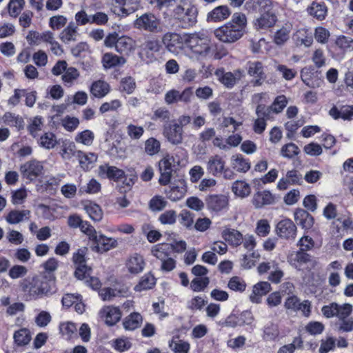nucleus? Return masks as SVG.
Instances as JSON below:
<instances>
[{
  "label": "nucleus",
  "instance_id": "obj_1",
  "mask_svg": "<svg viewBox=\"0 0 353 353\" xmlns=\"http://www.w3.org/2000/svg\"><path fill=\"white\" fill-rule=\"evenodd\" d=\"M246 25L245 15L241 12H235L228 22L214 30V34L221 42L234 43L243 36Z\"/></svg>",
  "mask_w": 353,
  "mask_h": 353
},
{
  "label": "nucleus",
  "instance_id": "obj_2",
  "mask_svg": "<svg viewBox=\"0 0 353 353\" xmlns=\"http://www.w3.org/2000/svg\"><path fill=\"white\" fill-rule=\"evenodd\" d=\"M185 47L191 59H203L211 50V40L203 32L185 34Z\"/></svg>",
  "mask_w": 353,
  "mask_h": 353
},
{
  "label": "nucleus",
  "instance_id": "obj_3",
  "mask_svg": "<svg viewBox=\"0 0 353 353\" xmlns=\"http://www.w3.org/2000/svg\"><path fill=\"white\" fill-rule=\"evenodd\" d=\"M172 15L183 28H189L196 23L198 10L190 0H185L172 9Z\"/></svg>",
  "mask_w": 353,
  "mask_h": 353
},
{
  "label": "nucleus",
  "instance_id": "obj_4",
  "mask_svg": "<svg viewBox=\"0 0 353 353\" xmlns=\"http://www.w3.org/2000/svg\"><path fill=\"white\" fill-rule=\"evenodd\" d=\"M259 6L260 15L254 23L256 30H267L275 25L277 17L272 12L273 2L271 0H256Z\"/></svg>",
  "mask_w": 353,
  "mask_h": 353
},
{
  "label": "nucleus",
  "instance_id": "obj_5",
  "mask_svg": "<svg viewBox=\"0 0 353 353\" xmlns=\"http://www.w3.org/2000/svg\"><path fill=\"white\" fill-rule=\"evenodd\" d=\"M54 281L48 280L44 276L34 277L30 283L29 289L26 290L33 298L48 296L53 292Z\"/></svg>",
  "mask_w": 353,
  "mask_h": 353
},
{
  "label": "nucleus",
  "instance_id": "obj_6",
  "mask_svg": "<svg viewBox=\"0 0 353 353\" xmlns=\"http://www.w3.org/2000/svg\"><path fill=\"white\" fill-rule=\"evenodd\" d=\"M134 27L141 31L150 33L161 32V20L154 14L147 12L138 17L134 21Z\"/></svg>",
  "mask_w": 353,
  "mask_h": 353
},
{
  "label": "nucleus",
  "instance_id": "obj_7",
  "mask_svg": "<svg viewBox=\"0 0 353 353\" xmlns=\"http://www.w3.org/2000/svg\"><path fill=\"white\" fill-rule=\"evenodd\" d=\"M91 250L97 253L103 254L117 247V240L108 237L101 232H97L90 240Z\"/></svg>",
  "mask_w": 353,
  "mask_h": 353
},
{
  "label": "nucleus",
  "instance_id": "obj_8",
  "mask_svg": "<svg viewBox=\"0 0 353 353\" xmlns=\"http://www.w3.org/2000/svg\"><path fill=\"white\" fill-rule=\"evenodd\" d=\"M206 169L208 172L214 176L223 174L225 179H232L233 178L232 174L225 168V160L219 154L209 157L206 163Z\"/></svg>",
  "mask_w": 353,
  "mask_h": 353
},
{
  "label": "nucleus",
  "instance_id": "obj_9",
  "mask_svg": "<svg viewBox=\"0 0 353 353\" xmlns=\"http://www.w3.org/2000/svg\"><path fill=\"white\" fill-rule=\"evenodd\" d=\"M297 228L292 221L285 219L280 221L276 225L275 232L281 239L294 241L296 236Z\"/></svg>",
  "mask_w": 353,
  "mask_h": 353
},
{
  "label": "nucleus",
  "instance_id": "obj_10",
  "mask_svg": "<svg viewBox=\"0 0 353 353\" xmlns=\"http://www.w3.org/2000/svg\"><path fill=\"white\" fill-rule=\"evenodd\" d=\"M193 92L191 88L184 89L181 92L177 90L172 89L168 91L164 97L166 104L172 105L179 101L188 103L191 101Z\"/></svg>",
  "mask_w": 353,
  "mask_h": 353
},
{
  "label": "nucleus",
  "instance_id": "obj_11",
  "mask_svg": "<svg viewBox=\"0 0 353 353\" xmlns=\"http://www.w3.org/2000/svg\"><path fill=\"white\" fill-rule=\"evenodd\" d=\"M42 162L31 160L21 166V172L23 177L32 181L43 174Z\"/></svg>",
  "mask_w": 353,
  "mask_h": 353
},
{
  "label": "nucleus",
  "instance_id": "obj_12",
  "mask_svg": "<svg viewBox=\"0 0 353 353\" xmlns=\"http://www.w3.org/2000/svg\"><path fill=\"white\" fill-rule=\"evenodd\" d=\"M162 41L170 52L178 53L182 46H185V34L181 36L176 33L168 32L163 37Z\"/></svg>",
  "mask_w": 353,
  "mask_h": 353
},
{
  "label": "nucleus",
  "instance_id": "obj_13",
  "mask_svg": "<svg viewBox=\"0 0 353 353\" xmlns=\"http://www.w3.org/2000/svg\"><path fill=\"white\" fill-rule=\"evenodd\" d=\"M183 129L174 123L163 127V135L169 143L173 145H179L183 142Z\"/></svg>",
  "mask_w": 353,
  "mask_h": 353
},
{
  "label": "nucleus",
  "instance_id": "obj_14",
  "mask_svg": "<svg viewBox=\"0 0 353 353\" xmlns=\"http://www.w3.org/2000/svg\"><path fill=\"white\" fill-rule=\"evenodd\" d=\"M256 114L257 118L254 121L253 130L256 133L261 134L265 130L266 121L270 117V109L264 105H258Z\"/></svg>",
  "mask_w": 353,
  "mask_h": 353
},
{
  "label": "nucleus",
  "instance_id": "obj_15",
  "mask_svg": "<svg viewBox=\"0 0 353 353\" xmlns=\"http://www.w3.org/2000/svg\"><path fill=\"white\" fill-rule=\"evenodd\" d=\"M277 27L278 29L274 34V42L278 46H282L289 40L293 24L291 21H286Z\"/></svg>",
  "mask_w": 353,
  "mask_h": 353
},
{
  "label": "nucleus",
  "instance_id": "obj_16",
  "mask_svg": "<svg viewBox=\"0 0 353 353\" xmlns=\"http://www.w3.org/2000/svg\"><path fill=\"white\" fill-rule=\"evenodd\" d=\"M73 262L76 266L75 276L80 280L86 279L90 269L85 265V254L83 250H78L73 254Z\"/></svg>",
  "mask_w": 353,
  "mask_h": 353
},
{
  "label": "nucleus",
  "instance_id": "obj_17",
  "mask_svg": "<svg viewBox=\"0 0 353 353\" xmlns=\"http://www.w3.org/2000/svg\"><path fill=\"white\" fill-rule=\"evenodd\" d=\"M271 290V285L268 281H260L252 287L249 299L252 303L259 304L261 299Z\"/></svg>",
  "mask_w": 353,
  "mask_h": 353
},
{
  "label": "nucleus",
  "instance_id": "obj_18",
  "mask_svg": "<svg viewBox=\"0 0 353 353\" xmlns=\"http://www.w3.org/2000/svg\"><path fill=\"white\" fill-rule=\"evenodd\" d=\"M125 265L129 273L132 274H137L143 272L145 263L141 255L134 253L129 256L126 259Z\"/></svg>",
  "mask_w": 353,
  "mask_h": 353
},
{
  "label": "nucleus",
  "instance_id": "obj_19",
  "mask_svg": "<svg viewBox=\"0 0 353 353\" xmlns=\"http://www.w3.org/2000/svg\"><path fill=\"white\" fill-rule=\"evenodd\" d=\"M100 315L105 323L110 326L115 325L121 318L120 310L114 306L104 307L100 311Z\"/></svg>",
  "mask_w": 353,
  "mask_h": 353
},
{
  "label": "nucleus",
  "instance_id": "obj_20",
  "mask_svg": "<svg viewBox=\"0 0 353 353\" xmlns=\"http://www.w3.org/2000/svg\"><path fill=\"white\" fill-rule=\"evenodd\" d=\"M310 260V256L303 251L292 252L288 257V261L293 268L301 270L303 265Z\"/></svg>",
  "mask_w": 353,
  "mask_h": 353
},
{
  "label": "nucleus",
  "instance_id": "obj_21",
  "mask_svg": "<svg viewBox=\"0 0 353 353\" xmlns=\"http://www.w3.org/2000/svg\"><path fill=\"white\" fill-rule=\"evenodd\" d=\"M124 171L115 166H109L107 165H100L99 168V176L107 177L110 179L118 181L124 176Z\"/></svg>",
  "mask_w": 353,
  "mask_h": 353
},
{
  "label": "nucleus",
  "instance_id": "obj_22",
  "mask_svg": "<svg viewBox=\"0 0 353 353\" xmlns=\"http://www.w3.org/2000/svg\"><path fill=\"white\" fill-rule=\"evenodd\" d=\"M222 238L232 247H238L242 244L243 234L237 230L225 228L221 232Z\"/></svg>",
  "mask_w": 353,
  "mask_h": 353
},
{
  "label": "nucleus",
  "instance_id": "obj_23",
  "mask_svg": "<svg viewBox=\"0 0 353 353\" xmlns=\"http://www.w3.org/2000/svg\"><path fill=\"white\" fill-rule=\"evenodd\" d=\"M294 220L298 225L305 230L311 229L314 225L313 216L303 209L296 210Z\"/></svg>",
  "mask_w": 353,
  "mask_h": 353
},
{
  "label": "nucleus",
  "instance_id": "obj_24",
  "mask_svg": "<svg viewBox=\"0 0 353 353\" xmlns=\"http://www.w3.org/2000/svg\"><path fill=\"white\" fill-rule=\"evenodd\" d=\"M52 34L53 33L50 30H46L43 32L31 30L28 32L26 39L30 45L39 46L41 43H48Z\"/></svg>",
  "mask_w": 353,
  "mask_h": 353
},
{
  "label": "nucleus",
  "instance_id": "obj_25",
  "mask_svg": "<svg viewBox=\"0 0 353 353\" xmlns=\"http://www.w3.org/2000/svg\"><path fill=\"white\" fill-rule=\"evenodd\" d=\"M231 14V11L227 6H219L214 8L207 15L208 21L220 22L227 19Z\"/></svg>",
  "mask_w": 353,
  "mask_h": 353
},
{
  "label": "nucleus",
  "instance_id": "obj_26",
  "mask_svg": "<svg viewBox=\"0 0 353 353\" xmlns=\"http://www.w3.org/2000/svg\"><path fill=\"white\" fill-rule=\"evenodd\" d=\"M329 114L334 119L351 120L353 117V105L334 106L330 110Z\"/></svg>",
  "mask_w": 353,
  "mask_h": 353
},
{
  "label": "nucleus",
  "instance_id": "obj_27",
  "mask_svg": "<svg viewBox=\"0 0 353 353\" xmlns=\"http://www.w3.org/2000/svg\"><path fill=\"white\" fill-rule=\"evenodd\" d=\"M274 202V196L268 190L256 192L252 199V203L256 208H261L264 205L272 204Z\"/></svg>",
  "mask_w": 353,
  "mask_h": 353
},
{
  "label": "nucleus",
  "instance_id": "obj_28",
  "mask_svg": "<svg viewBox=\"0 0 353 353\" xmlns=\"http://www.w3.org/2000/svg\"><path fill=\"white\" fill-rule=\"evenodd\" d=\"M248 74L255 79L254 81V85H260L262 81L265 79L263 65L259 61L250 62L248 63Z\"/></svg>",
  "mask_w": 353,
  "mask_h": 353
},
{
  "label": "nucleus",
  "instance_id": "obj_29",
  "mask_svg": "<svg viewBox=\"0 0 353 353\" xmlns=\"http://www.w3.org/2000/svg\"><path fill=\"white\" fill-rule=\"evenodd\" d=\"M230 165L233 170L238 172L245 173L250 169V163L242 154H236L230 158Z\"/></svg>",
  "mask_w": 353,
  "mask_h": 353
},
{
  "label": "nucleus",
  "instance_id": "obj_30",
  "mask_svg": "<svg viewBox=\"0 0 353 353\" xmlns=\"http://www.w3.org/2000/svg\"><path fill=\"white\" fill-rule=\"evenodd\" d=\"M186 192V186L183 181H179L172 184L170 190L166 191L167 196L172 201H177L184 197Z\"/></svg>",
  "mask_w": 353,
  "mask_h": 353
},
{
  "label": "nucleus",
  "instance_id": "obj_31",
  "mask_svg": "<svg viewBox=\"0 0 353 353\" xmlns=\"http://www.w3.org/2000/svg\"><path fill=\"white\" fill-rule=\"evenodd\" d=\"M30 211L28 210H13L6 216V221L10 224H17L29 219Z\"/></svg>",
  "mask_w": 353,
  "mask_h": 353
},
{
  "label": "nucleus",
  "instance_id": "obj_32",
  "mask_svg": "<svg viewBox=\"0 0 353 353\" xmlns=\"http://www.w3.org/2000/svg\"><path fill=\"white\" fill-rule=\"evenodd\" d=\"M141 0H115L119 6L122 16H127L135 12L139 7Z\"/></svg>",
  "mask_w": 353,
  "mask_h": 353
},
{
  "label": "nucleus",
  "instance_id": "obj_33",
  "mask_svg": "<svg viewBox=\"0 0 353 353\" xmlns=\"http://www.w3.org/2000/svg\"><path fill=\"white\" fill-rule=\"evenodd\" d=\"M307 12L318 20H323L327 14V8L323 2L314 1L307 8Z\"/></svg>",
  "mask_w": 353,
  "mask_h": 353
},
{
  "label": "nucleus",
  "instance_id": "obj_34",
  "mask_svg": "<svg viewBox=\"0 0 353 353\" xmlns=\"http://www.w3.org/2000/svg\"><path fill=\"white\" fill-rule=\"evenodd\" d=\"M77 26L74 23L70 22L61 32L59 37L64 43L68 44L77 41Z\"/></svg>",
  "mask_w": 353,
  "mask_h": 353
},
{
  "label": "nucleus",
  "instance_id": "obj_35",
  "mask_svg": "<svg viewBox=\"0 0 353 353\" xmlns=\"http://www.w3.org/2000/svg\"><path fill=\"white\" fill-rule=\"evenodd\" d=\"M110 90L109 84L101 80H98L92 83L90 87L91 94L97 98H103L106 96Z\"/></svg>",
  "mask_w": 353,
  "mask_h": 353
},
{
  "label": "nucleus",
  "instance_id": "obj_36",
  "mask_svg": "<svg viewBox=\"0 0 353 353\" xmlns=\"http://www.w3.org/2000/svg\"><path fill=\"white\" fill-rule=\"evenodd\" d=\"M83 206L84 210L92 220L99 221L102 219L103 212L99 205L87 201L83 203Z\"/></svg>",
  "mask_w": 353,
  "mask_h": 353
},
{
  "label": "nucleus",
  "instance_id": "obj_37",
  "mask_svg": "<svg viewBox=\"0 0 353 353\" xmlns=\"http://www.w3.org/2000/svg\"><path fill=\"white\" fill-rule=\"evenodd\" d=\"M77 159L79 160L80 166L84 170H88L97 160V155L94 153H85L82 151L78 150Z\"/></svg>",
  "mask_w": 353,
  "mask_h": 353
},
{
  "label": "nucleus",
  "instance_id": "obj_38",
  "mask_svg": "<svg viewBox=\"0 0 353 353\" xmlns=\"http://www.w3.org/2000/svg\"><path fill=\"white\" fill-rule=\"evenodd\" d=\"M125 61V59L123 57H119L109 52L104 54L102 57V63L105 69L122 65Z\"/></svg>",
  "mask_w": 353,
  "mask_h": 353
},
{
  "label": "nucleus",
  "instance_id": "obj_39",
  "mask_svg": "<svg viewBox=\"0 0 353 353\" xmlns=\"http://www.w3.org/2000/svg\"><path fill=\"white\" fill-rule=\"evenodd\" d=\"M142 322L141 315L138 312H133L125 318L123 325L125 330L132 331L139 327Z\"/></svg>",
  "mask_w": 353,
  "mask_h": 353
},
{
  "label": "nucleus",
  "instance_id": "obj_40",
  "mask_svg": "<svg viewBox=\"0 0 353 353\" xmlns=\"http://www.w3.org/2000/svg\"><path fill=\"white\" fill-rule=\"evenodd\" d=\"M169 347L174 353H188L190 345L188 341L181 340L179 337H173L169 341Z\"/></svg>",
  "mask_w": 353,
  "mask_h": 353
},
{
  "label": "nucleus",
  "instance_id": "obj_41",
  "mask_svg": "<svg viewBox=\"0 0 353 353\" xmlns=\"http://www.w3.org/2000/svg\"><path fill=\"white\" fill-rule=\"evenodd\" d=\"M279 334L278 325L273 322H269L263 327L262 337L265 341H275Z\"/></svg>",
  "mask_w": 353,
  "mask_h": 353
},
{
  "label": "nucleus",
  "instance_id": "obj_42",
  "mask_svg": "<svg viewBox=\"0 0 353 353\" xmlns=\"http://www.w3.org/2000/svg\"><path fill=\"white\" fill-rule=\"evenodd\" d=\"M234 194L239 197L245 198L251 193V188L248 183L245 181H236L232 187Z\"/></svg>",
  "mask_w": 353,
  "mask_h": 353
},
{
  "label": "nucleus",
  "instance_id": "obj_43",
  "mask_svg": "<svg viewBox=\"0 0 353 353\" xmlns=\"http://www.w3.org/2000/svg\"><path fill=\"white\" fill-rule=\"evenodd\" d=\"M161 142L154 137H150L144 142L143 151L149 156L158 154L161 151Z\"/></svg>",
  "mask_w": 353,
  "mask_h": 353
},
{
  "label": "nucleus",
  "instance_id": "obj_44",
  "mask_svg": "<svg viewBox=\"0 0 353 353\" xmlns=\"http://www.w3.org/2000/svg\"><path fill=\"white\" fill-rule=\"evenodd\" d=\"M134 41L128 37L123 36L119 38L116 50L121 54H128L133 48Z\"/></svg>",
  "mask_w": 353,
  "mask_h": 353
},
{
  "label": "nucleus",
  "instance_id": "obj_45",
  "mask_svg": "<svg viewBox=\"0 0 353 353\" xmlns=\"http://www.w3.org/2000/svg\"><path fill=\"white\" fill-rule=\"evenodd\" d=\"M155 285V278L151 274H145L142 276L139 283L134 287V290L141 292L151 289Z\"/></svg>",
  "mask_w": 353,
  "mask_h": 353
},
{
  "label": "nucleus",
  "instance_id": "obj_46",
  "mask_svg": "<svg viewBox=\"0 0 353 353\" xmlns=\"http://www.w3.org/2000/svg\"><path fill=\"white\" fill-rule=\"evenodd\" d=\"M241 73L240 71H236L234 73L230 72L222 73L219 77L220 81L226 87L232 88L234 85L236 81L240 79Z\"/></svg>",
  "mask_w": 353,
  "mask_h": 353
},
{
  "label": "nucleus",
  "instance_id": "obj_47",
  "mask_svg": "<svg viewBox=\"0 0 353 353\" xmlns=\"http://www.w3.org/2000/svg\"><path fill=\"white\" fill-rule=\"evenodd\" d=\"M39 145L45 149L50 150L58 143L56 136L52 132L44 133L38 141Z\"/></svg>",
  "mask_w": 353,
  "mask_h": 353
},
{
  "label": "nucleus",
  "instance_id": "obj_48",
  "mask_svg": "<svg viewBox=\"0 0 353 353\" xmlns=\"http://www.w3.org/2000/svg\"><path fill=\"white\" fill-rule=\"evenodd\" d=\"M228 205V199L225 196H212L208 200V206L214 211H220Z\"/></svg>",
  "mask_w": 353,
  "mask_h": 353
},
{
  "label": "nucleus",
  "instance_id": "obj_49",
  "mask_svg": "<svg viewBox=\"0 0 353 353\" xmlns=\"http://www.w3.org/2000/svg\"><path fill=\"white\" fill-rule=\"evenodd\" d=\"M296 46H304L310 47L313 43L312 36L308 34L305 30H299L294 36Z\"/></svg>",
  "mask_w": 353,
  "mask_h": 353
},
{
  "label": "nucleus",
  "instance_id": "obj_50",
  "mask_svg": "<svg viewBox=\"0 0 353 353\" xmlns=\"http://www.w3.org/2000/svg\"><path fill=\"white\" fill-rule=\"evenodd\" d=\"M13 337L15 343L19 346L27 345L31 339L30 332L26 328H21L15 332Z\"/></svg>",
  "mask_w": 353,
  "mask_h": 353
},
{
  "label": "nucleus",
  "instance_id": "obj_51",
  "mask_svg": "<svg viewBox=\"0 0 353 353\" xmlns=\"http://www.w3.org/2000/svg\"><path fill=\"white\" fill-rule=\"evenodd\" d=\"M10 194L11 203L14 205H21L25 202L28 196V192L26 188H21L15 190H12Z\"/></svg>",
  "mask_w": 353,
  "mask_h": 353
},
{
  "label": "nucleus",
  "instance_id": "obj_52",
  "mask_svg": "<svg viewBox=\"0 0 353 353\" xmlns=\"http://www.w3.org/2000/svg\"><path fill=\"white\" fill-rule=\"evenodd\" d=\"M245 281L239 276H232L228 281V288L232 291L243 292L246 289Z\"/></svg>",
  "mask_w": 353,
  "mask_h": 353
},
{
  "label": "nucleus",
  "instance_id": "obj_53",
  "mask_svg": "<svg viewBox=\"0 0 353 353\" xmlns=\"http://www.w3.org/2000/svg\"><path fill=\"white\" fill-rule=\"evenodd\" d=\"M79 72L74 67H69L62 75V80L65 84L70 86L79 77Z\"/></svg>",
  "mask_w": 353,
  "mask_h": 353
},
{
  "label": "nucleus",
  "instance_id": "obj_54",
  "mask_svg": "<svg viewBox=\"0 0 353 353\" xmlns=\"http://www.w3.org/2000/svg\"><path fill=\"white\" fill-rule=\"evenodd\" d=\"M168 205V201L161 196L156 195L149 202V208L153 212L163 210Z\"/></svg>",
  "mask_w": 353,
  "mask_h": 353
},
{
  "label": "nucleus",
  "instance_id": "obj_55",
  "mask_svg": "<svg viewBox=\"0 0 353 353\" xmlns=\"http://www.w3.org/2000/svg\"><path fill=\"white\" fill-rule=\"evenodd\" d=\"M101 188V183L95 179H91L86 185L81 186L79 191L87 194H97Z\"/></svg>",
  "mask_w": 353,
  "mask_h": 353
},
{
  "label": "nucleus",
  "instance_id": "obj_56",
  "mask_svg": "<svg viewBox=\"0 0 353 353\" xmlns=\"http://www.w3.org/2000/svg\"><path fill=\"white\" fill-rule=\"evenodd\" d=\"M141 50L146 53L148 52H158L161 49L159 41L154 39H147L140 46Z\"/></svg>",
  "mask_w": 353,
  "mask_h": 353
},
{
  "label": "nucleus",
  "instance_id": "obj_57",
  "mask_svg": "<svg viewBox=\"0 0 353 353\" xmlns=\"http://www.w3.org/2000/svg\"><path fill=\"white\" fill-rule=\"evenodd\" d=\"M288 104V100L285 96L280 95L276 97L272 104L268 107L270 113L271 111L276 114H279L283 111Z\"/></svg>",
  "mask_w": 353,
  "mask_h": 353
},
{
  "label": "nucleus",
  "instance_id": "obj_58",
  "mask_svg": "<svg viewBox=\"0 0 353 353\" xmlns=\"http://www.w3.org/2000/svg\"><path fill=\"white\" fill-rule=\"evenodd\" d=\"M94 139V133L90 130H85L79 133L75 138L77 143H82L85 145H91Z\"/></svg>",
  "mask_w": 353,
  "mask_h": 353
},
{
  "label": "nucleus",
  "instance_id": "obj_59",
  "mask_svg": "<svg viewBox=\"0 0 353 353\" xmlns=\"http://www.w3.org/2000/svg\"><path fill=\"white\" fill-rule=\"evenodd\" d=\"M67 18L61 14L52 16L49 19V26L54 30H59L67 23Z\"/></svg>",
  "mask_w": 353,
  "mask_h": 353
},
{
  "label": "nucleus",
  "instance_id": "obj_60",
  "mask_svg": "<svg viewBox=\"0 0 353 353\" xmlns=\"http://www.w3.org/2000/svg\"><path fill=\"white\" fill-rule=\"evenodd\" d=\"M126 133L131 139L138 140L143 136L144 128L142 126L130 123L126 127Z\"/></svg>",
  "mask_w": 353,
  "mask_h": 353
},
{
  "label": "nucleus",
  "instance_id": "obj_61",
  "mask_svg": "<svg viewBox=\"0 0 353 353\" xmlns=\"http://www.w3.org/2000/svg\"><path fill=\"white\" fill-rule=\"evenodd\" d=\"M170 250V245L168 244H159L152 249L153 256L161 261L168 258V251Z\"/></svg>",
  "mask_w": 353,
  "mask_h": 353
},
{
  "label": "nucleus",
  "instance_id": "obj_62",
  "mask_svg": "<svg viewBox=\"0 0 353 353\" xmlns=\"http://www.w3.org/2000/svg\"><path fill=\"white\" fill-rule=\"evenodd\" d=\"M270 229L271 227L268 220L260 219L256 223L255 232L258 236L265 237L270 234Z\"/></svg>",
  "mask_w": 353,
  "mask_h": 353
},
{
  "label": "nucleus",
  "instance_id": "obj_63",
  "mask_svg": "<svg viewBox=\"0 0 353 353\" xmlns=\"http://www.w3.org/2000/svg\"><path fill=\"white\" fill-rule=\"evenodd\" d=\"M299 149L294 143H290L284 145L281 150V155L285 158L291 159L297 155Z\"/></svg>",
  "mask_w": 353,
  "mask_h": 353
},
{
  "label": "nucleus",
  "instance_id": "obj_64",
  "mask_svg": "<svg viewBox=\"0 0 353 353\" xmlns=\"http://www.w3.org/2000/svg\"><path fill=\"white\" fill-rule=\"evenodd\" d=\"M312 61L318 68L326 65V57L322 49H316L312 56Z\"/></svg>",
  "mask_w": 353,
  "mask_h": 353
}]
</instances>
